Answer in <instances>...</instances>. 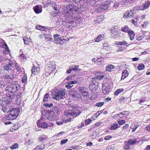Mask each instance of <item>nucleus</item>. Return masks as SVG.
<instances>
[{"label":"nucleus","mask_w":150,"mask_h":150,"mask_svg":"<svg viewBox=\"0 0 150 150\" xmlns=\"http://www.w3.org/2000/svg\"><path fill=\"white\" fill-rule=\"evenodd\" d=\"M9 84H6V87L5 89L6 91H8L10 92L7 95L11 94L12 93L14 95V97L15 94L14 93L16 92L20 88V86L18 84L13 83H10Z\"/></svg>","instance_id":"nucleus-1"},{"label":"nucleus","mask_w":150,"mask_h":150,"mask_svg":"<svg viewBox=\"0 0 150 150\" xmlns=\"http://www.w3.org/2000/svg\"><path fill=\"white\" fill-rule=\"evenodd\" d=\"M42 116L41 117V120H48L51 121L54 120H55L56 116L51 111L48 110L46 111L43 110L42 112Z\"/></svg>","instance_id":"nucleus-2"},{"label":"nucleus","mask_w":150,"mask_h":150,"mask_svg":"<svg viewBox=\"0 0 150 150\" xmlns=\"http://www.w3.org/2000/svg\"><path fill=\"white\" fill-rule=\"evenodd\" d=\"M14 95L12 93L7 95L6 97L2 100H0V104L2 107H7L9 103L12 101V100L14 98Z\"/></svg>","instance_id":"nucleus-3"},{"label":"nucleus","mask_w":150,"mask_h":150,"mask_svg":"<svg viewBox=\"0 0 150 150\" xmlns=\"http://www.w3.org/2000/svg\"><path fill=\"white\" fill-rule=\"evenodd\" d=\"M10 114L8 115L7 118L11 120L16 118L20 113V109L19 108H14L10 110Z\"/></svg>","instance_id":"nucleus-4"},{"label":"nucleus","mask_w":150,"mask_h":150,"mask_svg":"<svg viewBox=\"0 0 150 150\" xmlns=\"http://www.w3.org/2000/svg\"><path fill=\"white\" fill-rule=\"evenodd\" d=\"M81 113L80 111L79 110H75L69 109L68 110L64 112V115L67 117H69V120L67 119L66 120L67 122L70 121L71 118L70 117L72 116L76 117L77 115H79Z\"/></svg>","instance_id":"nucleus-5"},{"label":"nucleus","mask_w":150,"mask_h":150,"mask_svg":"<svg viewBox=\"0 0 150 150\" xmlns=\"http://www.w3.org/2000/svg\"><path fill=\"white\" fill-rule=\"evenodd\" d=\"M4 62L6 63H4L3 67L4 71H7L8 73L10 71H13V69H14L13 65V63L10 59H7L4 60Z\"/></svg>","instance_id":"nucleus-6"},{"label":"nucleus","mask_w":150,"mask_h":150,"mask_svg":"<svg viewBox=\"0 0 150 150\" xmlns=\"http://www.w3.org/2000/svg\"><path fill=\"white\" fill-rule=\"evenodd\" d=\"M66 94L65 90H56L52 94L53 98L56 100H59L65 97Z\"/></svg>","instance_id":"nucleus-7"},{"label":"nucleus","mask_w":150,"mask_h":150,"mask_svg":"<svg viewBox=\"0 0 150 150\" xmlns=\"http://www.w3.org/2000/svg\"><path fill=\"white\" fill-rule=\"evenodd\" d=\"M9 74H6L4 77L7 83H13V80L15 77L13 71H10Z\"/></svg>","instance_id":"nucleus-8"},{"label":"nucleus","mask_w":150,"mask_h":150,"mask_svg":"<svg viewBox=\"0 0 150 150\" xmlns=\"http://www.w3.org/2000/svg\"><path fill=\"white\" fill-rule=\"evenodd\" d=\"M71 10L67 11V16L70 19H74V21L77 24H79L81 21V19L79 17H76L74 18L73 16V14L72 13Z\"/></svg>","instance_id":"nucleus-9"},{"label":"nucleus","mask_w":150,"mask_h":150,"mask_svg":"<svg viewBox=\"0 0 150 150\" xmlns=\"http://www.w3.org/2000/svg\"><path fill=\"white\" fill-rule=\"evenodd\" d=\"M110 84L107 82H103L102 86V92L104 94H108L110 91Z\"/></svg>","instance_id":"nucleus-10"},{"label":"nucleus","mask_w":150,"mask_h":150,"mask_svg":"<svg viewBox=\"0 0 150 150\" xmlns=\"http://www.w3.org/2000/svg\"><path fill=\"white\" fill-rule=\"evenodd\" d=\"M120 30L118 26H115L112 28L111 30V36L113 38H116L118 35Z\"/></svg>","instance_id":"nucleus-11"},{"label":"nucleus","mask_w":150,"mask_h":150,"mask_svg":"<svg viewBox=\"0 0 150 150\" xmlns=\"http://www.w3.org/2000/svg\"><path fill=\"white\" fill-rule=\"evenodd\" d=\"M135 12L134 10H130L126 12L123 16L124 18H131L135 15Z\"/></svg>","instance_id":"nucleus-12"},{"label":"nucleus","mask_w":150,"mask_h":150,"mask_svg":"<svg viewBox=\"0 0 150 150\" xmlns=\"http://www.w3.org/2000/svg\"><path fill=\"white\" fill-rule=\"evenodd\" d=\"M44 119L38 120L37 122V124L38 126L40 128H48V124L47 123L42 121Z\"/></svg>","instance_id":"nucleus-13"},{"label":"nucleus","mask_w":150,"mask_h":150,"mask_svg":"<svg viewBox=\"0 0 150 150\" xmlns=\"http://www.w3.org/2000/svg\"><path fill=\"white\" fill-rule=\"evenodd\" d=\"M104 77L102 73L98 72L96 74V76L92 78V82L95 83V81L96 82L97 80H100Z\"/></svg>","instance_id":"nucleus-14"},{"label":"nucleus","mask_w":150,"mask_h":150,"mask_svg":"<svg viewBox=\"0 0 150 150\" xmlns=\"http://www.w3.org/2000/svg\"><path fill=\"white\" fill-rule=\"evenodd\" d=\"M64 37H60L59 38L56 39L54 40V42L55 44H58L62 45L64 43V41H67V40H66L64 38Z\"/></svg>","instance_id":"nucleus-15"},{"label":"nucleus","mask_w":150,"mask_h":150,"mask_svg":"<svg viewBox=\"0 0 150 150\" xmlns=\"http://www.w3.org/2000/svg\"><path fill=\"white\" fill-rule=\"evenodd\" d=\"M51 109V110L50 111L53 113L56 116L60 114V110L58 107H53Z\"/></svg>","instance_id":"nucleus-16"},{"label":"nucleus","mask_w":150,"mask_h":150,"mask_svg":"<svg viewBox=\"0 0 150 150\" xmlns=\"http://www.w3.org/2000/svg\"><path fill=\"white\" fill-rule=\"evenodd\" d=\"M0 46L3 48H5V50L9 52V50L8 47L4 40L0 38Z\"/></svg>","instance_id":"nucleus-17"},{"label":"nucleus","mask_w":150,"mask_h":150,"mask_svg":"<svg viewBox=\"0 0 150 150\" xmlns=\"http://www.w3.org/2000/svg\"><path fill=\"white\" fill-rule=\"evenodd\" d=\"M71 95L73 98H81V95L78 92L75 91H71L70 92Z\"/></svg>","instance_id":"nucleus-18"},{"label":"nucleus","mask_w":150,"mask_h":150,"mask_svg":"<svg viewBox=\"0 0 150 150\" xmlns=\"http://www.w3.org/2000/svg\"><path fill=\"white\" fill-rule=\"evenodd\" d=\"M150 4L149 1L146 2L144 4L139 6L138 8V9L141 10H144L149 7Z\"/></svg>","instance_id":"nucleus-19"},{"label":"nucleus","mask_w":150,"mask_h":150,"mask_svg":"<svg viewBox=\"0 0 150 150\" xmlns=\"http://www.w3.org/2000/svg\"><path fill=\"white\" fill-rule=\"evenodd\" d=\"M49 70L51 71H53L55 69V64L54 62H50L48 65Z\"/></svg>","instance_id":"nucleus-20"},{"label":"nucleus","mask_w":150,"mask_h":150,"mask_svg":"<svg viewBox=\"0 0 150 150\" xmlns=\"http://www.w3.org/2000/svg\"><path fill=\"white\" fill-rule=\"evenodd\" d=\"M109 5H110V1H107L105 2L104 4L101 5L102 9H103V11L106 10L109 7Z\"/></svg>","instance_id":"nucleus-21"},{"label":"nucleus","mask_w":150,"mask_h":150,"mask_svg":"<svg viewBox=\"0 0 150 150\" xmlns=\"http://www.w3.org/2000/svg\"><path fill=\"white\" fill-rule=\"evenodd\" d=\"M122 74L121 80H124L128 75L129 73L127 70L126 69L124 70L122 72Z\"/></svg>","instance_id":"nucleus-22"},{"label":"nucleus","mask_w":150,"mask_h":150,"mask_svg":"<svg viewBox=\"0 0 150 150\" xmlns=\"http://www.w3.org/2000/svg\"><path fill=\"white\" fill-rule=\"evenodd\" d=\"M101 5L98 4L95 8V11L96 12H101L103 11V9H102Z\"/></svg>","instance_id":"nucleus-23"},{"label":"nucleus","mask_w":150,"mask_h":150,"mask_svg":"<svg viewBox=\"0 0 150 150\" xmlns=\"http://www.w3.org/2000/svg\"><path fill=\"white\" fill-rule=\"evenodd\" d=\"M40 7L38 5H36L33 7V9L36 13L38 14L42 12V10H40Z\"/></svg>","instance_id":"nucleus-24"},{"label":"nucleus","mask_w":150,"mask_h":150,"mask_svg":"<svg viewBox=\"0 0 150 150\" xmlns=\"http://www.w3.org/2000/svg\"><path fill=\"white\" fill-rule=\"evenodd\" d=\"M128 35L130 39L132 40L134 39L135 34L134 32L132 30H129L128 33Z\"/></svg>","instance_id":"nucleus-25"},{"label":"nucleus","mask_w":150,"mask_h":150,"mask_svg":"<svg viewBox=\"0 0 150 150\" xmlns=\"http://www.w3.org/2000/svg\"><path fill=\"white\" fill-rule=\"evenodd\" d=\"M120 127V126L117 123H115L111 126L110 129L111 130H115Z\"/></svg>","instance_id":"nucleus-26"},{"label":"nucleus","mask_w":150,"mask_h":150,"mask_svg":"<svg viewBox=\"0 0 150 150\" xmlns=\"http://www.w3.org/2000/svg\"><path fill=\"white\" fill-rule=\"evenodd\" d=\"M138 143V142L136 141V139H130L127 142V143L129 145H133L134 144H136Z\"/></svg>","instance_id":"nucleus-27"},{"label":"nucleus","mask_w":150,"mask_h":150,"mask_svg":"<svg viewBox=\"0 0 150 150\" xmlns=\"http://www.w3.org/2000/svg\"><path fill=\"white\" fill-rule=\"evenodd\" d=\"M127 44V43L125 41L122 40L121 41L116 42L115 43V45H125Z\"/></svg>","instance_id":"nucleus-28"},{"label":"nucleus","mask_w":150,"mask_h":150,"mask_svg":"<svg viewBox=\"0 0 150 150\" xmlns=\"http://www.w3.org/2000/svg\"><path fill=\"white\" fill-rule=\"evenodd\" d=\"M115 67L112 64L107 65L106 67V71H111L112 69H115Z\"/></svg>","instance_id":"nucleus-29"},{"label":"nucleus","mask_w":150,"mask_h":150,"mask_svg":"<svg viewBox=\"0 0 150 150\" xmlns=\"http://www.w3.org/2000/svg\"><path fill=\"white\" fill-rule=\"evenodd\" d=\"M92 83L89 85V88L90 90L93 91L94 90V88H95L96 86V84L95 81V83H94V82H92Z\"/></svg>","instance_id":"nucleus-30"},{"label":"nucleus","mask_w":150,"mask_h":150,"mask_svg":"<svg viewBox=\"0 0 150 150\" xmlns=\"http://www.w3.org/2000/svg\"><path fill=\"white\" fill-rule=\"evenodd\" d=\"M78 90L80 93H82L84 91L86 90H88V89L84 87L83 86L79 87L78 88Z\"/></svg>","instance_id":"nucleus-31"},{"label":"nucleus","mask_w":150,"mask_h":150,"mask_svg":"<svg viewBox=\"0 0 150 150\" xmlns=\"http://www.w3.org/2000/svg\"><path fill=\"white\" fill-rule=\"evenodd\" d=\"M121 30L123 32L125 33L127 32L128 33L129 31L130 30H129L128 27L127 25L124 26V27L122 28V29Z\"/></svg>","instance_id":"nucleus-32"},{"label":"nucleus","mask_w":150,"mask_h":150,"mask_svg":"<svg viewBox=\"0 0 150 150\" xmlns=\"http://www.w3.org/2000/svg\"><path fill=\"white\" fill-rule=\"evenodd\" d=\"M103 38V37L101 36V35H99L98 37L94 39V40L96 42H99Z\"/></svg>","instance_id":"nucleus-33"},{"label":"nucleus","mask_w":150,"mask_h":150,"mask_svg":"<svg viewBox=\"0 0 150 150\" xmlns=\"http://www.w3.org/2000/svg\"><path fill=\"white\" fill-rule=\"evenodd\" d=\"M56 121L58 125H60L63 124V120L61 119H57Z\"/></svg>","instance_id":"nucleus-34"},{"label":"nucleus","mask_w":150,"mask_h":150,"mask_svg":"<svg viewBox=\"0 0 150 150\" xmlns=\"http://www.w3.org/2000/svg\"><path fill=\"white\" fill-rule=\"evenodd\" d=\"M45 148V145H43L41 146H37L35 149V150H43Z\"/></svg>","instance_id":"nucleus-35"},{"label":"nucleus","mask_w":150,"mask_h":150,"mask_svg":"<svg viewBox=\"0 0 150 150\" xmlns=\"http://www.w3.org/2000/svg\"><path fill=\"white\" fill-rule=\"evenodd\" d=\"M15 67L16 70L17 71L21 72V68L19 66L18 64H17V63H16L15 64Z\"/></svg>","instance_id":"nucleus-36"},{"label":"nucleus","mask_w":150,"mask_h":150,"mask_svg":"<svg viewBox=\"0 0 150 150\" xmlns=\"http://www.w3.org/2000/svg\"><path fill=\"white\" fill-rule=\"evenodd\" d=\"M144 68V65L143 64H139L137 67V69L139 70H142Z\"/></svg>","instance_id":"nucleus-37"},{"label":"nucleus","mask_w":150,"mask_h":150,"mask_svg":"<svg viewBox=\"0 0 150 150\" xmlns=\"http://www.w3.org/2000/svg\"><path fill=\"white\" fill-rule=\"evenodd\" d=\"M68 20H67V21L66 20L65 22L64 21L62 24H64V25H65L67 28H69L71 26V25L69 23V21L68 22Z\"/></svg>","instance_id":"nucleus-38"},{"label":"nucleus","mask_w":150,"mask_h":150,"mask_svg":"<svg viewBox=\"0 0 150 150\" xmlns=\"http://www.w3.org/2000/svg\"><path fill=\"white\" fill-rule=\"evenodd\" d=\"M49 96L50 95L49 94L47 93L45 94L44 96V98L43 99V101L44 102L47 101L48 100Z\"/></svg>","instance_id":"nucleus-39"},{"label":"nucleus","mask_w":150,"mask_h":150,"mask_svg":"<svg viewBox=\"0 0 150 150\" xmlns=\"http://www.w3.org/2000/svg\"><path fill=\"white\" fill-rule=\"evenodd\" d=\"M9 106H7V107H2L1 110L4 112H9L10 111V109H9Z\"/></svg>","instance_id":"nucleus-40"},{"label":"nucleus","mask_w":150,"mask_h":150,"mask_svg":"<svg viewBox=\"0 0 150 150\" xmlns=\"http://www.w3.org/2000/svg\"><path fill=\"white\" fill-rule=\"evenodd\" d=\"M123 89H119L115 91V95H117L120 93L122 92L123 91Z\"/></svg>","instance_id":"nucleus-41"},{"label":"nucleus","mask_w":150,"mask_h":150,"mask_svg":"<svg viewBox=\"0 0 150 150\" xmlns=\"http://www.w3.org/2000/svg\"><path fill=\"white\" fill-rule=\"evenodd\" d=\"M23 39L24 41V43L25 44L28 45V44L29 40L27 37H23Z\"/></svg>","instance_id":"nucleus-42"},{"label":"nucleus","mask_w":150,"mask_h":150,"mask_svg":"<svg viewBox=\"0 0 150 150\" xmlns=\"http://www.w3.org/2000/svg\"><path fill=\"white\" fill-rule=\"evenodd\" d=\"M18 145L17 143H15L10 147L11 149H16L18 148Z\"/></svg>","instance_id":"nucleus-43"},{"label":"nucleus","mask_w":150,"mask_h":150,"mask_svg":"<svg viewBox=\"0 0 150 150\" xmlns=\"http://www.w3.org/2000/svg\"><path fill=\"white\" fill-rule=\"evenodd\" d=\"M69 24H70L73 27H74L76 25V24H77V23L74 21H72L70 20L69 21Z\"/></svg>","instance_id":"nucleus-44"},{"label":"nucleus","mask_w":150,"mask_h":150,"mask_svg":"<svg viewBox=\"0 0 150 150\" xmlns=\"http://www.w3.org/2000/svg\"><path fill=\"white\" fill-rule=\"evenodd\" d=\"M32 73L34 74H35L37 72L36 71V68L34 66L33 67H32L31 70Z\"/></svg>","instance_id":"nucleus-45"},{"label":"nucleus","mask_w":150,"mask_h":150,"mask_svg":"<svg viewBox=\"0 0 150 150\" xmlns=\"http://www.w3.org/2000/svg\"><path fill=\"white\" fill-rule=\"evenodd\" d=\"M91 122L92 120L90 118L88 119L85 120V123L86 125L89 124Z\"/></svg>","instance_id":"nucleus-46"},{"label":"nucleus","mask_w":150,"mask_h":150,"mask_svg":"<svg viewBox=\"0 0 150 150\" xmlns=\"http://www.w3.org/2000/svg\"><path fill=\"white\" fill-rule=\"evenodd\" d=\"M144 38L143 35H138L136 36V39L137 40L140 41L142 40Z\"/></svg>","instance_id":"nucleus-47"},{"label":"nucleus","mask_w":150,"mask_h":150,"mask_svg":"<svg viewBox=\"0 0 150 150\" xmlns=\"http://www.w3.org/2000/svg\"><path fill=\"white\" fill-rule=\"evenodd\" d=\"M102 112V110L96 112V113L94 114L93 116L94 117H97Z\"/></svg>","instance_id":"nucleus-48"},{"label":"nucleus","mask_w":150,"mask_h":150,"mask_svg":"<svg viewBox=\"0 0 150 150\" xmlns=\"http://www.w3.org/2000/svg\"><path fill=\"white\" fill-rule=\"evenodd\" d=\"M44 106H45L47 108H50L53 106V104L52 103H45L44 104Z\"/></svg>","instance_id":"nucleus-49"},{"label":"nucleus","mask_w":150,"mask_h":150,"mask_svg":"<svg viewBox=\"0 0 150 150\" xmlns=\"http://www.w3.org/2000/svg\"><path fill=\"white\" fill-rule=\"evenodd\" d=\"M67 85H66L65 87L67 89H70L73 86V85H71L70 83H69V82L67 83Z\"/></svg>","instance_id":"nucleus-50"},{"label":"nucleus","mask_w":150,"mask_h":150,"mask_svg":"<svg viewBox=\"0 0 150 150\" xmlns=\"http://www.w3.org/2000/svg\"><path fill=\"white\" fill-rule=\"evenodd\" d=\"M104 104V102H98L96 104V106L98 107H100L102 106Z\"/></svg>","instance_id":"nucleus-51"},{"label":"nucleus","mask_w":150,"mask_h":150,"mask_svg":"<svg viewBox=\"0 0 150 150\" xmlns=\"http://www.w3.org/2000/svg\"><path fill=\"white\" fill-rule=\"evenodd\" d=\"M5 87H6V84L3 81L0 82V88H4Z\"/></svg>","instance_id":"nucleus-52"},{"label":"nucleus","mask_w":150,"mask_h":150,"mask_svg":"<svg viewBox=\"0 0 150 150\" xmlns=\"http://www.w3.org/2000/svg\"><path fill=\"white\" fill-rule=\"evenodd\" d=\"M103 49L105 50H108V49L106 48V47L109 48L110 46L107 43H104L103 44Z\"/></svg>","instance_id":"nucleus-53"},{"label":"nucleus","mask_w":150,"mask_h":150,"mask_svg":"<svg viewBox=\"0 0 150 150\" xmlns=\"http://www.w3.org/2000/svg\"><path fill=\"white\" fill-rule=\"evenodd\" d=\"M118 123L120 125H122L125 123V121L124 120H121L118 121Z\"/></svg>","instance_id":"nucleus-54"},{"label":"nucleus","mask_w":150,"mask_h":150,"mask_svg":"<svg viewBox=\"0 0 150 150\" xmlns=\"http://www.w3.org/2000/svg\"><path fill=\"white\" fill-rule=\"evenodd\" d=\"M51 35H50L46 34H45V40L47 39H50L51 38Z\"/></svg>","instance_id":"nucleus-55"},{"label":"nucleus","mask_w":150,"mask_h":150,"mask_svg":"<svg viewBox=\"0 0 150 150\" xmlns=\"http://www.w3.org/2000/svg\"><path fill=\"white\" fill-rule=\"evenodd\" d=\"M79 65H78L77 66H76V65H72V67H76V68H71L72 70H73L74 71H78V69L77 68V67H79Z\"/></svg>","instance_id":"nucleus-56"},{"label":"nucleus","mask_w":150,"mask_h":150,"mask_svg":"<svg viewBox=\"0 0 150 150\" xmlns=\"http://www.w3.org/2000/svg\"><path fill=\"white\" fill-rule=\"evenodd\" d=\"M68 140L67 139H64L63 140H61L60 142V144L61 145L64 144H66L67 142L68 141Z\"/></svg>","instance_id":"nucleus-57"},{"label":"nucleus","mask_w":150,"mask_h":150,"mask_svg":"<svg viewBox=\"0 0 150 150\" xmlns=\"http://www.w3.org/2000/svg\"><path fill=\"white\" fill-rule=\"evenodd\" d=\"M87 91L88 90H86V91H84L81 93L82 95L84 96H88V93Z\"/></svg>","instance_id":"nucleus-58"},{"label":"nucleus","mask_w":150,"mask_h":150,"mask_svg":"<svg viewBox=\"0 0 150 150\" xmlns=\"http://www.w3.org/2000/svg\"><path fill=\"white\" fill-rule=\"evenodd\" d=\"M27 81V78L25 76L23 77L22 78V82L23 83H25Z\"/></svg>","instance_id":"nucleus-59"},{"label":"nucleus","mask_w":150,"mask_h":150,"mask_svg":"<svg viewBox=\"0 0 150 150\" xmlns=\"http://www.w3.org/2000/svg\"><path fill=\"white\" fill-rule=\"evenodd\" d=\"M128 144L125 145L124 146V148L126 149H129L130 146Z\"/></svg>","instance_id":"nucleus-60"},{"label":"nucleus","mask_w":150,"mask_h":150,"mask_svg":"<svg viewBox=\"0 0 150 150\" xmlns=\"http://www.w3.org/2000/svg\"><path fill=\"white\" fill-rule=\"evenodd\" d=\"M33 143V141L32 139H30L28 140L27 142V143L28 145L32 144Z\"/></svg>","instance_id":"nucleus-61"},{"label":"nucleus","mask_w":150,"mask_h":150,"mask_svg":"<svg viewBox=\"0 0 150 150\" xmlns=\"http://www.w3.org/2000/svg\"><path fill=\"white\" fill-rule=\"evenodd\" d=\"M146 130L149 132H150V124L147 125L145 128Z\"/></svg>","instance_id":"nucleus-62"},{"label":"nucleus","mask_w":150,"mask_h":150,"mask_svg":"<svg viewBox=\"0 0 150 150\" xmlns=\"http://www.w3.org/2000/svg\"><path fill=\"white\" fill-rule=\"evenodd\" d=\"M46 139V137H42V136L39 138V140L40 142L42 141H44Z\"/></svg>","instance_id":"nucleus-63"},{"label":"nucleus","mask_w":150,"mask_h":150,"mask_svg":"<svg viewBox=\"0 0 150 150\" xmlns=\"http://www.w3.org/2000/svg\"><path fill=\"white\" fill-rule=\"evenodd\" d=\"M135 19L137 20L136 21H135L134 20H132L131 21V22L133 24H134L135 25L137 24V21H138V18H136Z\"/></svg>","instance_id":"nucleus-64"}]
</instances>
